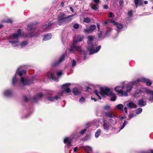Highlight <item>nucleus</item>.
I'll return each mask as SVG.
<instances>
[{
    "label": "nucleus",
    "instance_id": "nucleus-1",
    "mask_svg": "<svg viewBox=\"0 0 153 153\" xmlns=\"http://www.w3.org/2000/svg\"><path fill=\"white\" fill-rule=\"evenodd\" d=\"M100 93L102 96H104L105 95L108 96L114 94V93L111 91L110 89L109 88H100Z\"/></svg>",
    "mask_w": 153,
    "mask_h": 153
},
{
    "label": "nucleus",
    "instance_id": "nucleus-2",
    "mask_svg": "<svg viewBox=\"0 0 153 153\" xmlns=\"http://www.w3.org/2000/svg\"><path fill=\"white\" fill-rule=\"evenodd\" d=\"M141 82L146 83V85L147 86H150L152 84V82L149 79L145 78H141L138 79L137 81L133 82V85H136L139 82Z\"/></svg>",
    "mask_w": 153,
    "mask_h": 153
},
{
    "label": "nucleus",
    "instance_id": "nucleus-3",
    "mask_svg": "<svg viewBox=\"0 0 153 153\" xmlns=\"http://www.w3.org/2000/svg\"><path fill=\"white\" fill-rule=\"evenodd\" d=\"M123 88L124 86H118L115 88L114 90L118 93L121 94V96H123L126 97L127 96L128 94L127 93V92H123Z\"/></svg>",
    "mask_w": 153,
    "mask_h": 153
},
{
    "label": "nucleus",
    "instance_id": "nucleus-4",
    "mask_svg": "<svg viewBox=\"0 0 153 153\" xmlns=\"http://www.w3.org/2000/svg\"><path fill=\"white\" fill-rule=\"evenodd\" d=\"M75 51H77L79 52L82 53V50L81 47L79 46H77L76 45V44L75 43H73L70 49V51L71 52H74Z\"/></svg>",
    "mask_w": 153,
    "mask_h": 153
},
{
    "label": "nucleus",
    "instance_id": "nucleus-5",
    "mask_svg": "<svg viewBox=\"0 0 153 153\" xmlns=\"http://www.w3.org/2000/svg\"><path fill=\"white\" fill-rule=\"evenodd\" d=\"M71 85L70 83H67L63 84L62 86V88L63 89V90L61 93L62 94L64 92H65L66 93H69L71 91V89L68 87Z\"/></svg>",
    "mask_w": 153,
    "mask_h": 153
},
{
    "label": "nucleus",
    "instance_id": "nucleus-6",
    "mask_svg": "<svg viewBox=\"0 0 153 153\" xmlns=\"http://www.w3.org/2000/svg\"><path fill=\"white\" fill-rule=\"evenodd\" d=\"M65 58V55L64 54H62L60 57L59 59L57 61L54 62L52 64V65L53 66H56L63 61Z\"/></svg>",
    "mask_w": 153,
    "mask_h": 153
},
{
    "label": "nucleus",
    "instance_id": "nucleus-7",
    "mask_svg": "<svg viewBox=\"0 0 153 153\" xmlns=\"http://www.w3.org/2000/svg\"><path fill=\"white\" fill-rule=\"evenodd\" d=\"M94 45L93 44H91L90 45L88 46V50L89 51V54L90 55L94 53H96L95 50L93 48L94 47Z\"/></svg>",
    "mask_w": 153,
    "mask_h": 153
},
{
    "label": "nucleus",
    "instance_id": "nucleus-8",
    "mask_svg": "<svg viewBox=\"0 0 153 153\" xmlns=\"http://www.w3.org/2000/svg\"><path fill=\"white\" fill-rule=\"evenodd\" d=\"M47 98L49 101L53 102L55 100H58L60 98V97L57 96H56L53 97L51 96H48L47 97Z\"/></svg>",
    "mask_w": 153,
    "mask_h": 153
},
{
    "label": "nucleus",
    "instance_id": "nucleus-9",
    "mask_svg": "<svg viewBox=\"0 0 153 153\" xmlns=\"http://www.w3.org/2000/svg\"><path fill=\"white\" fill-rule=\"evenodd\" d=\"M74 15L72 14L71 15H69L66 17H65L64 18V20H65V23H66L71 21L73 19V18L71 17L73 16Z\"/></svg>",
    "mask_w": 153,
    "mask_h": 153
},
{
    "label": "nucleus",
    "instance_id": "nucleus-10",
    "mask_svg": "<svg viewBox=\"0 0 153 153\" xmlns=\"http://www.w3.org/2000/svg\"><path fill=\"white\" fill-rule=\"evenodd\" d=\"M134 2L136 8H137L138 5H143V0H134Z\"/></svg>",
    "mask_w": 153,
    "mask_h": 153
},
{
    "label": "nucleus",
    "instance_id": "nucleus-11",
    "mask_svg": "<svg viewBox=\"0 0 153 153\" xmlns=\"http://www.w3.org/2000/svg\"><path fill=\"white\" fill-rule=\"evenodd\" d=\"M13 92L11 90H7L5 91L4 92V95L6 96L9 97L12 95Z\"/></svg>",
    "mask_w": 153,
    "mask_h": 153
},
{
    "label": "nucleus",
    "instance_id": "nucleus-12",
    "mask_svg": "<svg viewBox=\"0 0 153 153\" xmlns=\"http://www.w3.org/2000/svg\"><path fill=\"white\" fill-rule=\"evenodd\" d=\"M138 104L141 107H143L146 105V102H145L144 101L143 99H141L139 100L138 101Z\"/></svg>",
    "mask_w": 153,
    "mask_h": 153
},
{
    "label": "nucleus",
    "instance_id": "nucleus-13",
    "mask_svg": "<svg viewBox=\"0 0 153 153\" xmlns=\"http://www.w3.org/2000/svg\"><path fill=\"white\" fill-rule=\"evenodd\" d=\"M34 24L29 25L27 26V29L28 31H31L33 30H35L36 27L35 26Z\"/></svg>",
    "mask_w": 153,
    "mask_h": 153
},
{
    "label": "nucleus",
    "instance_id": "nucleus-14",
    "mask_svg": "<svg viewBox=\"0 0 153 153\" xmlns=\"http://www.w3.org/2000/svg\"><path fill=\"white\" fill-rule=\"evenodd\" d=\"M127 106L130 108H136L137 105L132 102H129L127 104Z\"/></svg>",
    "mask_w": 153,
    "mask_h": 153
},
{
    "label": "nucleus",
    "instance_id": "nucleus-15",
    "mask_svg": "<svg viewBox=\"0 0 153 153\" xmlns=\"http://www.w3.org/2000/svg\"><path fill=\"white\" fill-rule=\"evenodd\" d=\"M47 75L49 78H51L53 79H54L55 78L54 74L51 70L48 73Z\"/></svg>",
    "mask_w": 153,
    "mask_h": 153
},
{
    "label": "nucleus",
    "instance_id": "nucleus-16",
    "mask_svg": "<svg viewBox=\"0 0 153 153\" xmlns=\"http://www.w3.org/2000/svg\"><path fill=\"white\" fill-rule=\"evenodd\" d=\"M105 114L106 117L110 118H115L116 117L115 115L113 114L111 111L105 112Z\"/></svg>",
    "mask_w": 153,
    "mask_h": 153
},
{
    "label": "nucleus",
    "instance_id": "nucleus-17",
    "mask_svg": "<svg viewBox=\"0 0 153 153\" xmlns=\"http://www.w3.org/2000/svg\"><path fill=\"white\" fill-rule=\"evenodd\" d=\"M91 8L94 10L97 11L99 8V6L97 4H91Z\"/></svg>",
    "mask_w": 153,
    "mask_h": 153
},
{
    "label": "nucleus",
    "instance_id": "nucleus-18",
    "mask_svg": "<svg viewBox=\"0 0 153 153\" xmlns=\"http://www.w3.org/2000/svg\"><path fill=\"white\" fill-rule=\"evenodd\" d=\"M103 127L104 129L106 131L108 130L109 128V125L106 123L105 120L103 121Z\"/></svg>",
    "mask_w": 153,
    "mask_h": 153
},
{
    "label": "nucleus",
    "instance_id": "nucleus-19",
    "mask_svg": "<svg viewBox=\"0 0 153 153\" xmlns=\"http://www.w3.org/2000/svg\"><path fill=\"white\" fill-rule=\"evenodd\" d=\"M9 42L10 43L13 47H16L19 45V42L18 41L13 40H10Z\"/></svg>",
    "mask_w": 153,
    "mask_h": 153
},
{
    "label": "nucleus",
    "instance_id": "nucleus-20",
    "mask_svg": "<svg viewBox=\"0 0 153 153\" xmlns=\"http://www.w3.org/2000/svg\"><path fill=\"white\" fill-rule=\"evenodd\" d=\"M71 140L68 137H66L64 139V143L65 144H67L68 145H71Z\"/></svg>",
    "mask_w": 153,
    "mask_h": 153
},
{
    "label": "nucleus",
    "instance_id": "nucleus-21",
    "mask_svg": "<svg viewBox=\"0 0 153 153\" xmlns=\"http://www.w3.org/2000/svg\"><path fill=\"white\" fill-rule=\"evenodd\" d=\"M52 35L50 33H48L44 36V38L43 39V41H47L51 39Z\"/></svg>",
    "mask_w": 153,
    "mask_h": 153
},
{
    "label": "nucleus",
    "instance_id": "nucleus-22",
    "mask_svg": "<svg viewBox=\"0 0 153 153\" xmlns=\"http://www.w3.org/2000/svg\"><path fill=\"white\" fill-rule=\"evenodd\" d=\"M73 92L75 95H78L81 94V92L76 88H74L73 89Z\"/></svg>",
    "mask_w": 153,
    "mask_h": 153
},
{
    "label": "nucleus",
    "instance_id": "nucleus-23",
    "mask_svg": "<svg viewBox=\"0 0 153 153\" xmlns=\"http://www.w3.org/2000/svg\"><path fill=\"white\" fill-rule=\"evenodd\" d=\"M64 20H64V18H58L57 22L58 25L59 26L62 25L64 23H65Z\"/></svg>",
    "mask_w": 153,
    "mask_h": 153
},
{
    "label": "nucleus",
    "instance_id": "nucleus-24",
    "mask_svg": "<svg viewBox=\"0 0 153 153\" xmlns=\"http://www.w3.org/2000/svg\"><path fill=\"white\" fill-rule=\"evenodd\" d=\"M21 81L24 85H29V81L28 80L25 79L23 77H21Z\"/></svg>",
    "mask_w": 153,
    "mask_h": 153
},
{
    "label": "nucleus",
    "instance_id": "nucleus-25",
    "mask_svg": "<svg viewBox=\"0 0 153 153\" xmlns=\"http://www.w3.org/2000/svg\"><path fill=\"white\" fill-rule=\"evenodd\" d=\"M17 82V77L16 76L13 77L12 79V84L13 85H15Z\"/></svg>",
    "mask_w": 153,
    "mask_h": 153
},
{
    "label": "nucleus",
    "instance_id": "nucleus-26",
    "mask_svg": "<svg viewBox=\"0 0 153 153\" xmlns=\"http://www.w3.org/2000/svg\"><path fill=\"white\" fill-rule=\"evenodd\" d=\"M91 19L90 18L85 17L83 18V22L86 23H89L91 22Z\"/></svg>",
    "mask_w": 153,
    "mask_h": 153
},
{
    "label": "nucleus",
    "instance_id": "nucleus-27",
    "mask_svg": "<svg viewBox=\"0 0 153 153\" xmlns=\"http://www.w3.org/2000/svg\"><path fill=\"white\" fill-rule=\"evenodd\" d=\"M115 26L117 28L119 29H121L123 28V25L122 24H119L117 22V24H116Z\"/></svg>",
    "mask_w": 153,
    "mask_h": 153
},
{
    "label": "nucleus",
    "instance_id": "nucleus-28",
    "mask_svg": "<svg viewBox=\"0 0 153 153\" xmlns=\"http://www.w3.org/2000/svg\"><path fill=\"white\" fill-rule=\"evenodd\" d=\"M142 111V109L141 108H138L135 110V113L137 114H140Z\"/></svg>",
    "mask_w": 153,
    "mask_h": 153
},
{
    "label": "nucleus",
    "instance_id": "nucleus-29",
    "mask_svg": "<svg viewBox=\"0 0 153 153\" xmlns=\"http://www.w3.org/2000/svg\"><path fill=\"white\" fill-rule=\"evenodd\" d=\"M101 132V130L100 129H99L96 131L95 134V137L96 138H97L99 137L100 134Z\"/></svg>",
    "mask_w": 153,
    "mask_h": 153
},
{
    "label": "nucleus",
    "instance_id": "nucleus-30",
    "mask_svg": "<svg viewBox=\"0 0 153 153\" xmlns=\"http://www.w3.org/2000/svg\"><path fill=\"white\" fill-rule=\"evenodd\" d=\"M133 87L132 85H128L126 87V89L127 91L125 92H127V93L130 91L132 88Z\"/></svg>",
    "mask_w": 153,
    "mask_h": 153
},
{
    "label": "nucleus",
    "instance_id": "nucleus-31",
    "mask_svg": "<svg viewBox=\"0 0 153 153\" xmlns=\"http://www.w3.org/2000/svg\"><path fill=\"white\" fill-rule=\"evenodd\" d=\"M96 27L95 25H92L90 26L89 29L91 31H92L96 29Z\"/></svg>",
    "mask_w": 153,
    "mask_h": 153
},
{
    "label": "nucleus",
    "instance_id": "nucleus-32",
    "mask_svg": "<svg viewBox=\"0 0 153 153\" xmlns=\"http://www.w3.org/2000/svg\"><path fill=\"white\" fill-rule=\"evenodd\" d=\"M116 107L118 109L121 110L123 107V105L122 104H119Z\"/></svg>",
    "mask_w": 153,
    "mask_h": 153
},
{
    "label": "nucleus",
    "instance_id": "nucleus-33",
    "mask_svg": "<svg viewBox=\"0 0 153 153\" xmlns=\"http://www.w3.org/2000/svg\"><path fill=\"white\" fill-rule=\"evenodd\" d=\"M27 43L28 42L27 41H24L22 42L20 45H21L22 47H23L27 45Z\"/></svg>",
    "mask_w": 153,
    "mask_h": 153
},
{
    "label": "nucleus",
    "instance_id": "nucleus-34",
    "mask_svg": "<svg viewBox=\"0 0 153 153\" xmlns=\"http://www.w3.org/2000/svg\"><path fill=\"white\" fill-rule=\"evenodd\" d=\"M84 149L86 151L88 152H89L90 151H92L91 148L89 146H86L85 148H84Z\"/></svg>",
    "mask_w": 153,
    "mask_h": 153
},
{
    "label": "nucleus",
    "instance_id": "nucleus-35",
    "mask_svg": "<svg viewBox=\"0 0 153 153\" xmlns=\"http://www.w3.org/2000/svg\"><path fill=\"white\" fill-rule=\"evenodd\" d=\"M146 93L149 94H150L152 95H153V91L151 90L150 89L147 90L146 91Z\"/></svg>",
    "mask_w": 153,
    "mask_h": 153
},
{
    "label": "nucleus",
    "instance_id": "nucleus-36",
    "mask_svg": "<svg viewBox=\"0 0 153 153\" xmlns=\"http://www.w3.org/2000/svg\"><path fill=\"white\" fill-rule=\"evenodd\" d=\"M113 96L111 98L110 100L112 101H115L116 100V96L115 95V94H114V95H113Z\"/></svg>",
    "mask_w": 153,
    "mask_h": 153
},
{
    "label": "nucleus",
    "instance_id": "nucleus-37",
    "mask_svg": "<svg viewBox=\"0 0 153 153\" xmlns=\"http://www.w3.org/2000/svg\"><path fill=\"white\" fill-rule=\"evenodd\" d=\"M128 123V122L126 120H125L124 123L123 124L122 126L120 128V130L122 129Z\"/></svg>",
    "mask_w": 153,
    "mask_h": 153
},
{
    "label": "nucleus",
    "instance_id": "nucleus-38",
    "mask_svg": "<svg viewBox=\"0 0 153 153\" xmlns=\"http://www.w3.org/2000/svg\"><path fill=\"white\" fill-rule=\"evenodd\" d=\"M37 96H34L33 98H32V99H33V101H32V102H37Z\"/></svg>",
    "mask_w": 153,
    "mask_h": 153
},
{
    "label": "nucleus",
    "instance_id": "nucleus-39",
    "mask_svg": "<svg viewBox=\"0 0 153 153\" xmlns=\"http://www.w3.org/2000/svg\"><path fill=\"white\" fill-rule=\"evenodd\" d=\"M65 15L64 13H61L58 18H65L64 17L65 16Z\"/></svg>",
    "mask_w": 153,
    "mask_h": 153
},
{
    "label": "nucleus",
    "instance_id": "nucleus-40",
    "mask_svg": "<svg viewBox=\"0 0 153 153\" xmlns=\"http://www.w3.org/2000/svg\"><path fill=\"white\" fill-rule=\"evenodd\" d=\"M73 27L74 29H78L79 27V25L77 23H75Z\"/></svg>",
    "mask_w": 153,
    "mask_h": 153
},
{
    "label": "nucleus",
    "instance_id": "nucleus-41",
    "mask_svg": "<svg viewBox=\"0 0 153 153\" xmlns=\"http://www.w3.org/2000/svg\"><path fill=\"white\" fill-rule=\"evenodd\" d=\"M16 73L17 74L20 76L22 77L23 75L22 72L21 71H20L17 70L16 71Z\"/></svg>",
    "mask_w": 153,
    "mask_h": 153
},
{
    "label": "nucleus",
    "instance_id": "nucleus-42",
    "mask_svg": "<svg viewBox=\"0 0 153 153\" xmlns=\"http://www.w3.org/2000/svg\"><path fill=\"white\" fill-rule=\"evenodd\" d=\"M88 40L89 41H92L94 39V38L92 36H89L88 37Z\"/></svg>",
    "mask_w": 153,
    "mask_h": 153
},
{
    "label": "nucleus",
    "instance_id": "nucleus-43",
    "mask_svg": "<svg viewBox=\"0 0 153 153\" xmlns=\"http://www.w3.org/2000/svg\"><path fill=\"white\" fill-rule=\"evenodd\" d=\"M101 48V45H99L96 48V49H95V52L96 53H97L100 50V49Z\"/></svg>",
    "mask_w": 153,
    "mask_h": 153
},
{
    "label": "nucleus",
    "instance_id": "nucleus-44",
    "mask_svg": "<svg viewBox=\"0 0 153 153\" xmlns=\"http://www.w3.org/2000/svg\"><path fill=\"white\" fill-rule=\"evenodd\" d=\"M5 22L7 23H12L13 22V21L12 20L10 19H7V20H6L5 21Z\"/></svg>",
    "mask_w": 153,
    "mask_h": 153
},
{
    "label": "nucleus",
    "instance_id": "nucleus-45",
    "mask_svg": "<svg viewBox=\"0 0 153 153\" xmlns=\"http://www.w3.org/2000/svg\"><path fill=\"white\" fill-rule=\"evenodd\" d=\"M82 54L84 56V59L85 60L87 57V54L86 52L85 51H82Z\"/></svg>",
    "mask_w": 153,
    "mask_h": 153
},
{
    "label": "nucleus",
    "instance_id": "nucleus-46",
    "mask_svg": "<svg viewBox=\"0 0 153 153\" xmlns=\"http://www.w3.org/2000/svg\"><path fill=\"white\" fill-rule=\"evenodd\" d=\"M143 93V92L141 90H139L138 92L136 91L135 92V94L136 95V96L137 95V94H142Z\"/></svg>",
    "mask_w": 153,
    "mask_h": 153
},
{
    "label": "nucleus",
    "instance_id": "nucleus-47",
    "mask_svg": "<svg viewBox=\"0 0 153 153\" xmlns=\"http://www.w3.org/2000/svg\"><path fill=\"white\" fill-rule=\"evenodd\" d=\"M133 13H132V10H130L129 11H128V15L130 16H132Z\"/></svg>",
    "mask_w": 153,
    "mask_h": 153
},
{
    "label": "nucleus",
    "instance_id": "nucleus-48",
    "mask_svg": "<svg viewBox=\"0 0 153 153\" xmlns=\"http://www.w3.org/2000/svg\"><path fill=\"white\" fill-rule=\"evenodd\" d=\"M91 30L90 29H85L84 30V32L89 33H91Z\"/></svg>",
    "mask_w": 153,
    "mask_h": 153
},
{
    "label": "nucleus",
    "instance_id": "nucleus-49",
    "mask_svg": "<svg viewBox=\"0 0 153 153\" xmlns=\"http://www.w3.org/2000/svg\"><path fill=\"white\" fill-rule=\"evenodd\" d=\"M87 131V129L86 128H85L82 130H81L79 132V134H83L84 133H85L86 131Z\"/></svg>",
    "mask_w": 153,
    "mask_h": 153
},
{
    "label": "nucleus",
    "instance_id": "nucleus-50",
    "mask_svg": "<svg viewBox=\"0 0 153 153\" xmlns=\"http://www.w3.org/2000/svg\"><path fill=\"white\" fill-rule=\"evenodd\" d=\"M47 26L48 28H49L50 27L53 25V23L51 22H48L47 23Z\"/></svg>",
    "mask_w": 153,
    "mask_h": 153
},
{
    "label": "nucleus",
    "instance_id": "nucleus-51",
    "mask_svg": "<svg viewBox=\"0 0 153 153\" xmlns=\"http://www.w3.org/2000/svg\"><path fill=\"white\" fill-rule=\"evenodd\" d=\"M98 36L99 38H102V32L101 31L98 33Z\"/></svg>",
    "mask_w": 153,
    "mask_h": 153
},
{
    "label": "nucleus",
    "instance_id": "nucleus-52",
    "mask_svg": "<svg viewBox=\"0 0 153 153\" xmlns=\"http://www.w3.org/2000/svg\"><path fill=\"white\" fill-rule=\"evenodd\" d=\"M124 2L123 0H120L119 1V4L120 7H123V4Z\"/></svg>",
    "mask_w": 153,
    "mask_h": 153
},
{
    "label": "nucleus",
    "instance_id": "nucleus-53",
    "mask_svg": "<svg viewBox=\"0 0 153 153\" xmlns=\"http://www.w3.org/2000/svg\"><path fill=\"white\" fill-rule=\"evenodd\" d=\"M79 101L80 102H84L85 101V98L83 97H82L80 99Z\"/></svg>",
    "mask_w": 153,
    "mask_h": 153
},
{
    "label": "nucleus",
    "instance_id": "nucleus-54",
    "mask_svg": "<svg viewBox=\"0 0 153 153\" xmlns=\"http://www.w3.org/2000/svg\"><path fill=\"white\" fill-rule=\"evenodd\" d=\"M76 61L74 60H73L72 61V66L74 67L76 65Z\"/></svg>",
    "mask_w": 153,
    "mask_h": 153
},
{
    "label": "nucleus",
    "instance_id": "nucleus-55",
    "mask_svg": "<svg viewBox=\"0 0 153 153\" xmlns=\"http://www.w3.org/2000/svg\"><path fill=\"white\" fill-rule=\"evenodd\" d=\"M110 22H111L113 23L114 25H115L117 24V22H115V21L113 19H111L110 20Z\"/></svg>",
    "mask_w": 153,
    "mask_h": 153
},
{
    "label": "nucleus",
    "instance_id": "nucleus-56",
    "mask_svg": "<svg viewBox=\"0 0 153 153\" xmlns=\"http://www.w3.org/2000/svg\"><path fill=\"white\" fill-rule=\"evenodd\" d=\"M19 35L17 33H15L13 34V36L14 38H18Z\"/></svg>",
    "mask_w": 153,
    "mask_h": 153
},
{
    "label": "nucleus",
    "instance_id": "nucleus-57",
    "mask_svg": "<svg viewBox=\"0 0 153 153\" xmlns=\"http://www.w3.org/2000/svg\"><path fill=\"white\" fill-rule=\"evenodd\" d=\"M110 108V106L109 105H105L104 106V108L105 110H108Z\"/></svg>",
    "mask_w": 153,
    "mask_h": 153
},
{
    "label": "nucleus",
    "instance_id": "nucleus-58",
    "mask_svg": "<svg viewBox=\"0 0 153 153\" xmlns=\"http://www.w3.org/2000/svg\"><path fill=\"white\" fill-rule=\"evenodd\" d=\"M22 30L21 29H19L17 31V33L19 36L21 35V33Z\"/></svg>",
    "mask_w": 153,
    "mask_h": 153
},
{
    "label": "nucleus",
    "instance_id": "nucleus-59",
    "mask_svg": "<svg viewBox=\"0 0 153 153\" xmlns=\"http://www.w3.org/2000/svg\"><path fill=\"white\" fill-rule=\"evenodd\" d=\"M48 26H47V23H46L42 27L43 29H47L48 28Z\"/></svg>",
    "mask_w": 153,
    "mask_h": 153
},
{
    "label": "nucleus",
    "instance_id": "nucleus-60",
    "mask_svg": "<svg viewBox=\"0 0 153 153\" xmlns=\"http://www.w3.org/2000/svg\"><path fill=\"white\" fill-rule=\"evenodd\" d=\"M24 98L25 102H27V101H28L29 100L28 98L27 97L26 95H25L24 96Z\"/></svg>",
    "mask_w": 153,
    "mask_h": 153
},
{
    "label": "nucleus",
    "instance_id": "nucleus-61",
    "mask_svg": "<svg viewBox=\"0 0 153 153\" xmlns=\"http://www.w3.org/2000/svg\"><path fill=\"white\" fill-rule=\"evenodd\" d=\"M103 8L104 9H107L108 8V6L107 5H103Z\"/></svg>",
    "mask_w": 153,
    "mask_h": 153
},
{
    "label": "nucleus",
    "instance_id": "nucleus-62",
    "mask_svg": "<svg viewBox=\"0 0 153 153\" xmlns=\"http://www.w3.org/2000/svg\"><path fill=\"white\" fill-rule=\"evenodd\" d=\"M93 1L95 3V4H97L98 5L100 2V0H93Z\"/></svg>",
    "mask_w": 153,
    "mask_h": 153
},
{
    "label": "nucleus",
    "instance_id": "nucleus-63",
    "mask_svg": "<svg viewBox=\"0 0 153 153\" xmlns=\"http://www.w3.org/2000/svg\"><path fill=\"white\" fill-rule=\"evenodd\" d=\"M82 39H83L82 38H78V39L77 40H76V41H75V42H81V41H82Z\"/></svg>",
    "mask_w": 153,
    "mask_h": 153
},
{
    "label": "nucleus",
    "instance_id": "nucleus-64",
    "mask_svg": "<svg viewBox=\"0 0 153 153\" xmlns=\"http://www.w3.org/2000/svg\"><path fill=\"white\" fill-rule=\"evenodd\" d=\"M113 14L111 12H109L108 13V17L109 18H111L112 17Z\"/></svg>",
    "mask_w": 153,
    "mask_h": 153
}]
</instances>
